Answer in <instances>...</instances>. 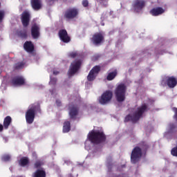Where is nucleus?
Here are the masks:
<instances>
[{"label":"nucleus","instance_id":"6e6552de","mask_svg":"<svg viewBox=\"0 0 177 177\" xmlns=\"http://www.w3.org/2000/svg\"><path fill=\"white\" fill-rule=\"evenodd\" d=\"M142 157V149L139 147H135L131 152V160L133 164H136Z\"/></svg>","mask_w":177,"mask_h":177},{"label":"nucleus","instance_id":"9b49d317","mask_svg":"<svg viewBox=\"0 0 177 177\" xmlns=\"http://www.w3.org/2000/svg\"><path fill=\"white\" fill-rule=\"evenodd\" d=\"M59 37L62 42H64L65 44H68L70 41H71V39L70 38V36H68V34L67 33V30L62 29L59 31Z\"/></svg>","mask_w":177,"mask_h":177},{"label":"nucleus","instance_id":"a878e982","mask_svg":"<svg viewBox=\"0 0 177 177\" xmlns=\"http://www.w3.org/2000/svg\"><path fill=\"white\" fill-rule=\"evenodd\" d=\"M169 132L165 133V138H168V136H167L168 133L172 132V131H174V129H175V124H170L169 125Z\"/></svg>","mask_w":177,"mask_h":177},{"label":"nucleus","instance_id":"ddd939ff","mask_svg":"<svg viewBox=\"0 0 177 177\" xmlns=\"http://www.w3.org/2000/svg\"><path fill=\"white\" fill-rule=\"evenodd\" d=\"M78 9L73 8L68 9L65 14L67 19H74L76 16H78Z\"/></svg>","mask_w":177,"mask_h":177},{"label":"nucleus","instance_id":"412c9836","mask_svg":"<svg viewBox=\"0 0 177 177\" xmlns=\"http://www.w3.org/2000/svg\"><path fill=\"white\" fill-rule=\"evenodd\" d=\"M10 122H12V118H10V116L6 117L3 121V127L5 129H8V128H9Z\"/></svg>","mask_w":177,"mask_h":177},{"label":"nucleus","instance_id":"a18cd8bd","mask_svg":"<svg viewBox=\"0 0 177 177\" xmlns=\"http://www.w3.org/2000/svg\"><path fill=\"white\" fill-rule=\"evenodd\" d=\"M71 177H73V176H71Z\"/></svg>","mask_w":177,"mask_h":177},{"label":"nucleus","instance_id":"7ed1b4c3","mask_svg":"<svg viewBox=\"0 0 177 177\" xmlns=\"http://www.w3.org/2000/svg\"><path fill=\"white\" fill-rule=\"evenodd\" d=\"M39 105L32 104L30 105L26 113V120L28 124H32L34 118H35V113L39 111Z\"/></svg>","mask_w":177,"mask_h":177},{"label":"nucleus","instance_id":"f03ea898","mask_svg":"<svg viewBox=\"0 0 177 177\" xmlns=\"http://www.w3.org/2000/svg\"><path fill=\"white\" fill-rule=\"evenodd\" d=\"M154 103V100L148 99L145 102H144L141 106L138 107L137 109H134L132 113L126 116L125 121H131V122H136L143 115V113H146L149 110V106H151Z\"/></svg>","mask_w":177,"mask_h":177},{"label":"nucleus","instance_id":"f3484780","mask_svg":"<svg viewBox=\"0 0 177 177\" xmlns=\"http://www.w3.org/2000/svg\"><path fill=\"white\" fill-rule=\"evenodd\" d=\"M165 12V9L161 7L153 8L150 10V14L152 16H160Z\"/></svg>","mask_w":177,"mask_h":177},{"label":"nucleus","instance_id":"f257e3e1","mask_svg":"<svg viewBox=\"0 0 177 177\" xmlns=\"http://www.w3.org/2000/svg\"><path fill=\"white\" fill-rule=\"evenodd\" d=\"M104 140H106V136H104L103 132L93 130L87 136V139L85 142V149L89 151L93 147L94 145L102 143V142H104Z\"/></svg>","mask_w":177,"mask_h":177},{"label":"nucleus","instance_id":"c9c22d12","mask_svg":"<svg viewBox=\"0 0 177 177\" xmlns=\"http://www.w3.org/2000/svg\"><path fill=\"white\" fill-rule=\"evenodd\" d=\"M173 111L175 113L174 114V118L177 121V108H173L172 109Z\"/></svg>","mask_w":177,"mask_h":177},{"label":"nucleus","instance_id":"f8f14e48","mask_svg":"<svg viewBox=\"0 0 177 177\" xmlns=\"http://www.w3.org/2000/svg\"><path fill=\"white\" fill-rule=\"evenodd\" d=\"M13 86H21L26 84V79L23 76H17L12 80Z\"/></svg>","mask_w":177,"mask_h":177},{"label":"nucleus","instance_id":"2eb2a0df","mask_svg":"<svg viewBox=\"0 0 177 177\" xmlns=\"http://www.w3.org/2000/svg\"><path fill=\"white\" fill-rule=\"evenodd\" d=\"M21 21L24 27H27L30 23V12L24 11L21 16Z\"/></svg>","mask_w":177,"mask_h":177},{"label":"nucleus","instance_id":"473e14b6","mask_svg":"<svg viewBox=\"0 0 177 177\" xmlns=\"http://www.w3.org/2000/svg\"><path fill=\"white\" fill-rule=\"evenodd\" d=\"M172 156H174L175 157H177V147H174L171 149V152Z\"/></svg>","mask_w":177,"mask_h":177},{"label":"nucleus","instance_id":"423d86ee","mask_svg":"<svg viewBox=\"0 0 177 177\" xmlns=\"http://www.w3.org/2000/svg\"><path fill=\"white\" fill-rule=\"evenodd\" d=\"M176 84H177V80L174 76L165 77L161 82V85H162L163 86H165V85H167L169 88H171L176 87Z\"/></svg>","mask_w":177,"mask_h":177},{"label":"nucleus","instance_id":"ea45409f","mask_svg":"<svg viewBox=\"0 0 177 177\" xmlns=\"http://www.w3.org/2000/svg\"><path fill=\"white\" fill-rule=\"evenodd\" d=\"M1 89H5V84L3 83L1 84Z\"/></svg>","mask_w":177,"mask_h":177},{"label":"nucleus","instance_id":"2f4dec72","mask_svg":"<svg viewBox=\"0 0 177 177\" xmlns=\"http://www.w3.org/2000/svg\"><path fill=\"white\" fill-rule=\"evenodd\" d=\"M24 67V63L23 62H19L15 66L16 68H23Z\"/></svg>","mask_w":177,"mask_h":177},{"label":"nucleus","instance_id":"4c0bfd02","mask_svg":"<svg viewBox=\"0 0 177 177\" xmlns=\"http://www.w3.org/2000/svg\"><path fill=\"white\" fill-rule=\"evenodd\" d=\"M3 130V126L0 124V132H2V131Z\"/></svg>","mask_w":177,"mask_h":177},{"label":"nucleus","instance_id":"b1692460","mask_svg":"<svg viewBox=\"0 0 177 177\" xmlns=\"http://www.w3.org/2000/svg\"><path fill=\"white\" fill-rule=\"evenodd\" d=\"M115 77H117V71L109 73L107 75L106 80H108V81H113Z\"/></svg>","mask_w":177,"mask_h":177},{"label":"nucleus","instance_id":"4468645a","mask_svg":"<svg viewBox=\"0 0 177 177\" xmlns=\"http://www.w3.org/2000/svg\"><path fill=\"white\" fill-rule=\"evenodd\" d=\"M39 30H40L39 25L35 24L32 26L31 34L34 39H37V38L39 37Z\"/></svg>","mask_w":177,"mask_h":177},{"label":"nucleus","instance_id":"6ab92c4d","mask_svg":"<svg viewBox=\"0 0 177 177\" xmlns=\"http://www.w3.org/2000/svg\"><path fill=\"white\" fill-rule=\"evenodd\" d=\"M31 5L35 10H39L42 8L41 0H31Z\"/></svg>","mask_w":177,"mask_h":177},{"label":"nucleus","instance_id":"1a4fd4ad","mask_svg":"<svg viewBox=\"0 0 177 177\" xmlns=\"http://www.w3.org/2000/svg\"><path fill=\"white\" fill-rule=\"evenodd\" d=\"M146 6V3L143 0H135L132 4V9L133 12L136 13H139V12H142L143 8Z\"/></svg>","mask_w":177,"mask_h":177},{"label":"nucleus","instance_id":"0eeeda50","mask_svg":"<svg viewBox=\"0 0 177 177\" xmlns=\"http://www.w3.org/2000/svg\"><path fill=\"white\" fill-rule=\"evenodd\" d=\"M113 98V91H104L99 99L100 104H107Z\"/></svg>","mask_w":177,"mask_h":177},{"label":"nucleus","instance_id":"f704fd0d","mask_svg":"<svg viewBox=\"0 0 177 177\" xmlns=\"http://www.w3.org/2000/svg\"><path fill=\"white\" fill-rule=\"evenodd\" d=\"M50 93L53 97H55V96H56V90L55 89L50 90Z\"/></svg>","mask_w":177,"mask_h":177},{"label":"nucleus","instance_id":"393cba45","mask_svg":"<svg viewBox=\"0 0 177 177\" xmlns=\"http://www.w3.org/2000/svg\"><path fill=\"white\" fill-rule=\"evenodd\" d=\"M19 164L21 167H26L28 164V158L26 157L21 158L19 160Z\"/></svg>","mask_w":177,"mask_h":177},{"label":"nucleus","instance_id":"9d476101","mask_svg":"<svg viewBox=\"0 0 177 177\" xmlns=\"http://www.w3.org/2000/svg\"><path fill=\"white\" fill-rule=\"evenodd\" d=\"M99 71H100V66H94L90 71L87 76L88 81H94V80L96 79V77H97V75L99 74Z\"/></svg>","mask_w":177,"mask_h":177},{"label":"nucleus","instance_id":"cd10ccee","mask_svg":"<svg viewBox=\"0 0 177 177\" xmlns=\"http://www.w3.org/2000/svg\"><path fill=\"white\" fill-rule=\"evenodd\" d=\"M57 81V80L56 78L50 77L49 85H50V86H55V85H56Z\"/></svg>","mask_w":177,"mask_h":177},{"label":"nucleus","instance_id":"a19ab883","mask_svg":"<svg viewBox=\"0 0 177 177\" xmlns=\"http://www.w3.org/2000/svg\"><path fill=\"white\" fill-rule=\"evenodd\" d=\"M53 74L54 75H57V74H59V71H54Z\"/></svg>","mask_w":177,"mask_h":177},{"label":"nucleus","instance_id":"e433bc0d","mask_svg":"<svg viewBox=\"0 0 177 177\" xmlns=\"http://www.w3.org/2000/svg\"><path fill=\"white\" fill-rule=\"evenodd\" d=\"M89 4V3L88 2L87 0H84L82 1V5L83 6H84L85 8H86V6H88V5Z\"/></svg>","mask_w":177,"mask_h":177},{"label":"nucleus","instance_id":"bb28decb","mask_svg":"<svg viewBox=\"0 0 177 177\" xmlns=\"http://www.w3.org/2000/svg\"><path fill=\"white\" fill-rule=\"evenodd\" d=\"M19 37H21V38H27V31L26 30H21L18 32Z\"/></svg>","mask_w":177,"mask_h":177},{"label":"nucleus","instance_id":"37998d69","mask_svg":"<svg viewBox=\"0 0 177 177\" xmlns=\"http://www.w3.org/2000/svg\"><path fill=\"white\" fill-rule=\"evenodd\" d=\"M142 149H146V147H142Z\"/></svg>","mask_w":177,"mask_h":177},{"label":"nucleus","instance_id":"c756f323","mask_svg":"<svg viewBox=\"0 0 177 177\" xmlns=\"http://www.w3.org/2000/svg\"><path fill=\"white\" fill-rule=\"evenodd\" d=\"M68 56H69V57H72L73 59H74V57H78V53L72 52V53H69Z\"/></svg>","mask_w":177,"mask_h":177},{"label":"nucleus","instance_id":"5701e85b","mask_svg":"<svg viewBox=\"0 0 177 177\" xmlns=\"http://www.w3.org/2000/svg\"><path fill=\"white\" fill-rule=\"evenodd\" d=\"M71 127L70 126V122H65L64 123L63 127V132L64 133H67V132H70Z\"/></svg>","mask_w":177,"mask_h":177},{"label":"nucleus","instance_id":"c03bdc74","mask_svg":"<svg viewBox=\"0 0 177 177\" xmlns=\"http://www.w3.org/2000/svg\"><path fill=\"white\" fill-rule=\"evenodd\" d=\"M102 26H104V24H102Z\"/></svg>","mask_w":177,"mask_h":177},{"label":"nucleus","instance_id":"79ce46f5","mask_svg":"<svg viewBox=\"0 0 177 177\" xmlns=\"http://www.w3.org/2000/svg\"><path fill=\"white\" fill-rule=\"evenodd\" d=\"M65 163L67 164V165H70V161H65Z\"/></svg>","mask_w":177,"mask_h":177},{"label":"nucleus","instance_id":"58836bf2","mask_svg":"<svg viewBox=\"0 0 177 177\" xmlns=\"http://www.w3.org/2000/svg\"><path fill=\"white\" fill-rule=\"evenodd\" d=\"M56 104H57V106H60L61 105L60 101L59 100H57L56 101Z\"/></svg>","mask_w":177,"mask_h":177},{"label":"nucleus","instance_id":"dca6fc26","mask_svg":"<svg viewBox=\"0 0 177 177\" xmlns=\"http://www.w3.org/2000/svg\"><path fill=\"white\" fill-rule=\"evenodd\" d=\"M104 37L102 33H95L93 36L92 41L94 45H99V44H102L103 42Z\"/></svg>","mask_w":177,"mask_h":177},{"label":"nucleus","instance_id":"a211bd4d","mask_svg":"<svg viewBox=\"0 0 177 177\" xmlns=\"http://www.w3.org/2000/svg\"><path fill=\"white\" fill-rule=\"evenodd\" d=\"M78 114V108L74 105H71L69 107V115L71 118H74Z\"/></svg>","mask_w":177,"mask_h":177},{"label":"nucleus","instance_id":"c85d7f7f","mask_svg":"<svg viewBox=\"0 0 177 177\" xmlns=\"http://www.w3.org/2000/svg\"><path fill=\"white\" fill-rule=\"evenodd\" d=\"M10 155L9 154H5L1 157L2 161H10Z\"/></svg>","mask_w":177,"mask_h":177},{"label":"nucleus","instance_id":"7c9ffc66","mask_svg":"<svg viewBox=\"0 0 177 177\" xmlns=\"http://www.w3.org/2000/svg\"><path fill=\"white\" fill-rule=\"evenodd\" d=\"M3 17H5V11L0 10V23L3 20Z\"/></svg>","mask_w":177,"mask_h":177},{"label":"nucleus","instance_id":"4be33fe9","mask_svg":"<svg viewBox=\"0 0 177 177\" xmlns=\"http://www.w3.org/2000/svg\"><path fill=\"white\" fill-rule=\"evenodd\" d=\"M46 174L45 173V171H44V169H38L35 174L34 177H46Z\"/></svg>","mask_w":177,"mask_h":177},{"label":"nucleus","instance_id":"20e7f679","mask_svg":"<svg viewBox=\"0 0 177 177\" xmlns=\"http://www.w3.org/2000/svg\"><path fill=\"white\" fill-rule=\"evenodd\" d=\"M127 92V86L124 83L119 84L115 90V96L118 102H124L125 100V93Z\"/></svg>","mask_w":177,"mask_h":177},{"label":"nucleus","instance_id":"72a5a7b5","mask_svg":"<svg viewBox=\"0 0 177 177\" xmlns=\"http://www.w3.org/2000/svg\"><path fill=\"white\" fill-rule=\"evenodd\" d=\"M41 165H44V162L37 161L35 164V168H39V167H41Z\"/></svg>","mask_w":177,"mask_h":177},{"label":"nucleus","instance_id":"aec40b11","mask_svg":"<svg viewBox=\"0 0 177 177\" xmlns=\"http://www.w3.org/2000/svg\"><path fill=\"white\" fill-rule=\"evenodd\" d=\"M24 48L26 52L31 53L34 50V44L31 41H26L24 45Z\"/></svg>","mask_w":177,"mask_h":177},{"label":"nucleus","instance_id":"39448f33","mask_svg":"<svg viewBox=\"0 0 177 177\" xmlns=\"http://www.w3.org/2000/svg\"><path fill=\"white\" fill-rule=\"evenodd\" d=\"M81 64H82V60L80 58L72 62L68 72V77H73L76 73H78V71L81 68Z\"/></svg>","mask_w":177,"mask_h":177}]
</instances>
